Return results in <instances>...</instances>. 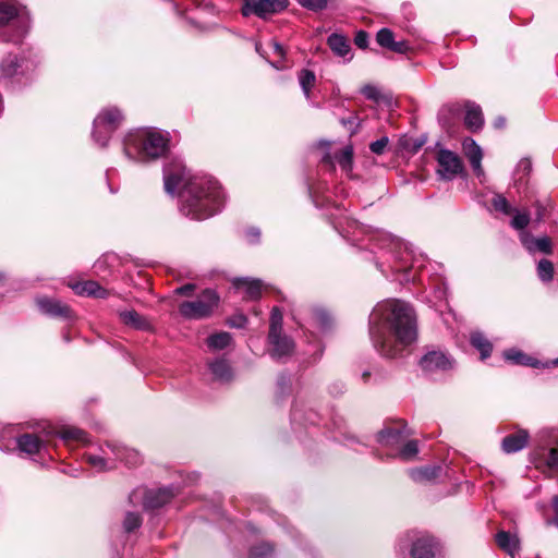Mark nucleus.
Here are the masks:
<instances>
[{"label":"nucleus","instance_id":"obj_61","mask_svg":"<svg viewBox=\"0 0 558 558\" xmlns=\"http://www.w3.org/2000/svg\"><path fill=\"white\" fill-rule=\"evenodd\" d=\"M505 123H506V121H505L504 118H498V119L495 120L494 124H495V126L497 129H500V128H502L505 125Z\"/></svg>","mask_w":558,"mask_h":558},{"label":"nucleus","instance_id":"obj_56","mask_svg":"<svg viewBox=\"0 0 558 558\" xmlns=\"http://www.w3.org/2000/svg\"><path fill=\"white\" fill-rule=\"evenodd\" d=\"M270 48L272 49V52L278 56L281 60L284 58L286 56V51H284V48L277 41H271L270 43Z\"/></svg>","mask_w":558,"mask_h":558},{"label":"nucleus","instance_id":"obj_9","mask_svg":"<svg viewBox=\"0 0 558 558\" xmlns=\"http://www.w3.org/2000/svg\"><path fill=\"white\" fill-rule=\"evenodd\" d=\"M169 146V134L156 128H142V161L165 155Z\"/></svg>","mask_w":558,"mask_h":558},{"label":"nucleus","instance_id":"obj_22","mask_svg":"<svg viewBox=\"0 0 558 558\" xmlns=\"http://www.w3.org/2000/svg\"><path fill=\"white\" fill-rule=\"evenodd\" d=\"M69 287L78 295L99 299H105L108 295V291L94 280L70 283Z\"/></svg>","mask_w":558,"mask_h":558},{"label":"nucleus","instance_id":"obj_36","mask_svg":"<svg viewBox=\"0 0 558 558\" xmlns=\"http://www.w3.org/2000/svg\"><path fill=\"white\" fill-rule=\"evenodd\" d=\"M58 435L65 442H70V441L86 442L87 441L86 433L84 430L73 427V426L62 427L58 432Z\"/></svg>","mask_w":558,"mask_h":558},{"label":"nucleus","instance_id":"obj_3","mask_svg":"<svg viewBox=\"0 0 558 558\" xmlns=\"http://www.w3.org/2000/svg\"><path fill=\"white\" fill-rule=\"evenodd\" d=\"M355 228L365 235L360 241H367V246L376 255V267L384 275L388 269L393 272H408L412 267L410 265L411 252L403 241L381 230H372L357 225Z\"/></svg>","mask_w":558,"mask_h":558},{"label":"nucleus","instance_id":"obj_42","mask_svg":"<svg viewBox=\"0 0 558 558\" xmlns=\"http://www.w3.org/2000/svg\"><path fill=\"white\" fill-rule=\"evenodd\" d=\"M282 326V314L278 307H274L270 317L269 335L275 338L276 333H280Z\"/></svg>","mask_w":558,"mask_h":558},{"label":"nucleus","instance_id":"obj_60","mask_svg":"<svg viewBox=\"0 0 558 558\" xmlns=\"http://www.w3.org/2000/svg\"><path fill=\"white\" fill-rule=\"evenodd\" d=\"M105 265H106V260L105 259H98L95 263V265H94L95 272L100 276L101 275V270L105 267Z\"/></svg>","mask_w":558,"mask_h":558},{"label":"nucleus","instance_id":"obj_28","mask_svg":"<svg viewBox=\"0 0 558 558\" xmlns=\"http://www.w3.org/2000/svg\"><path fill=\"white\" fill-rule=\"evenodd\" d=\"M464 123L472 132H476L483 126L484 118L480 106L474 102L465 104Z\"/></svg>","mask_w":558,"mask_h":558},{"label":"nucleus","instance_id":"obj_24","mask_svg":"<svg viewBox=\"0 0 558 558\" xmlns=\"http://www.w3.org/2000/svg\"><path fill=\"white\" fill-rule=\"evenodd\" d=\"M209 372L215 380L227 383L232 378V369L227 359L216 357L208 363Z\"/></svg>","mask_w":558,"mask_h":558},{"label":"nucleus","instance_id":"obj_50","mask_svg":"<svg viewBox=\"0 0 558 558\" xmlns=\"http://www.w3.org/2000/svg\"><path fill=\"white\" fill-rule=\"evenodd\" d=\"M459 112V108L457 105H448V106H445L442 107V109L439 111V114H438V118H439V121L445 125V126H449V122L446 118V114H456Z\"/></svg>","mask_w":558,"mask_h":558},{"label":"nucleus","instance_id":"obj_34","mask_svg":"<svg viewBox=\"0 0 558 558\" xmlns=\"http://www.w3.org/2000/svg\"><path fill=\"white\" fill-rule=\"evenodd\" d=\"M504 356L507 361H510L513 364L533 366V367L539 366V363L535 359L524 354L523 352H521L517 349H510V350L505 351Z\"/></svg>","mask_w":558,"mask_h":558},{"label":"nucleus","instance_id":"obj_52","mask_svg":"<svg viewBox=\"0 0 558 558\" xmlns=\"http://www.w3.org/2000/svg\"><path fill=\"white\" fill-rule=\"evenodd\" d=\"M277 386L280 395H287L291 388L290 377L287 375H280L277 381Z\"/></svg>","mask_w":558,"mask_h":558},{"label":"nucleus","instance_id":"obj_51","mask_svg":"<svg viewBox=\"0 0 558 558\" xmlns=\"http://www.w3.org/2000/svg\"><path fill=\"white\" fill-rule=\"evenodd\" d=\"M361 93L363 96H365L367 99L371 100H378L379 98V90L376 86L372 84H367L362 87Z\"/></svg>","mask_w":558,"mask_h":558},{"label":"nucleus","instance_id":"obj_1","mask_svg":"<svg viewBox=\"0 0 558 558\" xmlns=\"http://www.w3.org/2000/svg\"><path fill=\"white\" fill-rule=\"evenodd\" d=\"M165 191L180 196V211L193 220H204L223 206V192L218 181L205 174H190L184 161L172 158L163 169Z\"/></svg>","mask_w":558,"mask_h":558},{"label":"nucleus","instance_id":"obj_2","mask_svg":"<svg viewBox=\"0 0 558 558\" xmlns=\"http://www.w3.org/2000/svg\"><path fill=\"white\" fill-rule=\"evenodd\" d=\"M369 336L381 356H401L416 339V318L412 306L400 300L378 303L369 315Z\"/></svg>","mask_w":558,"mask_h":558},{"label":"nucleus","instance_id":"obj_8","mask_svg":"<svg viewBox=\"0 0 558 558\" xmlns=\"http://www.w3.org/2000/svg\"><path fill=\"white\" fill-rule=\"evenodd\" d=\"M218 303V294L211 289H206L196 299L179 303L178 312L184 319L199 320L209 317Z\"/></svg>","mask_w":558,"mask_h":558},{"label":"nucleus","instance_id":"obj_30","mask_svg":"<svg viewBox=\"0 0 558 558\" xmlns=\"http://www.w3.org/2000/svg\"><path fill=\"white\" fill-rule=\"evenodd\" d=\"M327 44L332 52L339 57H347L351 51L349 40L340 34H331L327 39Z\"/></svg>","mask_w":558,"mask_h":558},{"label":"nucleus","instance_id":"obj_27","mask_svg":"<svg viewBox=\"0 0 558 558\" xmlns=\"http://www.w3.org/2000/svg\"><path fill=\"white\" fill-rule=\"evenodd\" d=\"M495 541L500 549L514 558L515 554L520 549V539L517 535H513L506 531H499Z\"/></svg>","mask_w":558,"mask_h":558},{"label":"nucleus","instance_id":"obj_53","mask_svg":"<svg viewBox=\"0 0 558 558\" xmlns=\"http://www.w3.org/2000/svg\"><path fill=\"white\" fill-rule=\"evenodd\" d=\"M354 43L359 48H366L368 44V34L364 31L357 32L354 37Z\"/></svg>","mask_w":558,"mask_h":558},{"label":"nucleus","instance_id":"obj_7","mask_svg":"<svg viewBox=\"0 0 558 558\" xmlns=\"http://www.w3.org/2000/svg\"><path fill=\"white\" fill-rule=\"evenodd\" d=\"M124 116L117 107L104 108L94 119L92 137L99 147H106L112 134L121 126Z\"/></svg>","mask_w":558,"mask_h":558},{"label":"nucleus","instance_id":"obj_19","mask_svg":"<svg viewBox=\"0 0 558 558\" xmlns=\"http://www.w3.org/2000/svg\"><path fill=\"white\" fill-rule=\"evenodd\" d=\"M27 70V63L16 54L9 53L0 61V74L4 78H11L23 74Z\"/></svg>","mask_w":558,"mask_h":558},{"label":"nucleus","instance_id":"obj_32","mask_svg":"<svg viewBox=\"0 0 558 558\" xmlns=\"http://www.w3.org/2000/svg\"><path fill=\"white\" fill-rule=\"evenodd\" d=\"M232 337L227 331H220L210 335L206 339V344L211 351H220L228 348L231 344Z\"/></svg>","mask_w":558,"mask_h":558},{"label":"nucleus","instance_id":"obj_31","mask_svg":"<svg viewBox=\"0 0 558 558\" xmlns=\"http://www.w3.org/2000/svg\"><path fill=\"white\" fill-rule=\"evenodd\" d=\"M471 344L480 351L482 360L487 359L493 350V344L481 332L474 331L470 336Z\"/></svg>","mask_w":558,"mask_h":558},{"label":"nucleus","instance_id":"obj_49","mask_svg":"<svg viewBox=\"0 0 558 558\" xmlns=\"http://www.w3.org/2000/svg\"><path fill=\"white\" fill-rule=\"evenodd\" d=\"M389 143V138L387 136H383L379 140L372 142L369 144V149L375 155H381L386 150Z\"/></svg>","mask_w":558,"mask_h":558},{"label":"nucleus","instance_id":"obj_15","mask_svg":"<svg viewBox=\"0 0 558 558\" xmlns=\"http://www.w3.org/2000/svg\"><path fill=\"white\" fill-rule=\"evenodd\" d=\"M177 492L173 487L148 489L144 495V506L149 509H157L168 504Z\"/></svg>","mask_w":558,"mask_h":558},{"label":"nucleus","instance_id":"obj_17","mask_svg":"<svg viewBox=\"0 0 558 558\" xmlns=\"http://www.w3.org/2000/svg\"><path fill=\"white\" fill-rule=\"evenodd\" d=\"M408 435L400 428H385L377 435V441L385 448L390 450L389 453L397 452Z\"/></svg>","mask_w":558,"mask_h":558},{"label":"nucleus","instance_id":"obj_59","mask_svg":"<svg viewBox=\"0 0 558 558\" xmlns=\"http://www.w3.org/2000/svg\"><path fill=\"white\" fill-rule=\"evenodd\" d=\"M553 508L555 511V524L558 526V495L553 497Z\"/></svg>","mask_w":558,"mask_h":558},{"label":"nucleus","instance_id":"obj_10","mask_svg":"<svg viewBox=\"0 0 558 558\" xmlns=\"http://www.w3.org/2000/svg\"><path fill=\"white\" fill-rule=\"evenodd\" d=\"M288 4V0H244L241 13L243 16L254 14L265 20L283 11Z\"/></svg>","mask_w":558,"mask_h":558},{"label":"nucleus","instance_id":"obj_14","mask_svg":"<svg viewBox=\"0 0 558 558\" xmlns=\"http://www.w3.org/2000/svg\"><path fill=\"white\" fill-rule=\"evenodd\" d=\"M426 372L447 371L452 367L451 359L441 351L427 352L420 361Z\"/></svg>","mask_w":558,"mask_h":558},{"label":"nucleus","instance_id":"obj_64","mask_svg":"<svg viewBox=\"0 0 558 558\" xmlns=\"http://www.w3.org/2000/svg\"><path fill=\"white\" fill-rule=\"evenodd\" d=\"M550 364L554 366H558V357L556 360L551 361Z\"/></svg>","mask_w":558,"mask_h":558},{"label":"nucleus","instance_id":"obj_45","mask_svg":"<svg viewBox=\"0 0 558 558\" xmlns=\"http://www.w3.org/2000/svg\"><path fill=\"white\" fill-rule=\"evenodd\" d=\"M121 320L134 329H140V317L135 311H124L120 313Z\"/></svg>","mask_w":558,"mask_h":558},{"label":"nucleus","instance_id":"obj_41","mask_svg":"<svg viewBox=\"0 0 558 558\" xmlns=\"http://www.w3.org/2000/svg\"><path fill=\"white\" fill-rule=\"evenodd\" d=\"M140 525V513L136 509L128 510L123 520V529L126 533L133 532Z\"/></svg>","mask_w":558,"mask_h":558},{"label":"nucleus","instance_id":"obj_4","mask_svg":"<svg viewBox=\"0 0 558 558\" xmlns=\"http://www.w3.org/2000/svg\"><path fill=\"white\" fill-rule=\"evenodd\" d=\"M84 459L97 472H108L117 468L120 461L128 468H134L138 460L135 449L120 444L108 442L100 447V453H85Z\"/></svg>","mask_w":558,"mask_h":558},{"label":"nucleus","instance_id":"obj_62","mask_svg":"<svg viewBox=\"0 0 558 558\" xmlns=\"http://www.w3.org/2000/svg\"><path fill=\"white\" fill-rule=\"evenodd\" d=\"M271 65L277 69V70H281L284 68V65L278 60V61H275V62H271Z\"/></svg>","mask_w":558,"mask_h":558},{"label":"nucleus","instance_id":"obj_48","mask_svg":"<svg viewBox=\"0 0 558 558\" xmlns=\"http://www.w3.org/2000/svg\"><path fill=\"white\" fill-rule=\"evenodd\" d=\"M292 421L301 422L302 420L308 421L310 423H314V420L311 417H303V404L300 399L295 400L292 407L291 413Z\"/></svg>","mask_w":558,"mask_h":558},{"label":"nucleus","instance_id":"obj_29","mask_svg":"<svg viewBox=\"0 0 558 558\" xmlns=\"http://www.w3.org/2000/svg\"><path fill=\"white\" fill-rule=\"evenodd\" d=\"M16 442L19 449L27 454H35L39 452L43 446V440L33 434H24L20 436Z\"/></svg>","mask_w":558,"mask_h":558},{"label":"nucleus","instance_id":"obj_63","mask_svg":"<svg viewBox=\"0 0 558 558\" xmlns=\"http://www.w3.org/2000/svg\"><path fill=\"white\" fill-rule=\"evenodd\" d=\"M369 376H371V373H369L368 371H364V372L362 373V380H363L364 383H367V381H368Z\"/></svg>","mask_w":558,"mask_h":558},{"label":"nucleus","instance_id":"obj_58","mask_svg":"<svg viewBox=\"0 0 558 558\" xmlns=\"http://www.w3.org/2000/svg\"><path fill=\"white\" fill-rule=\"evenodd\" d=\"M129 502L133 508H136L140 502V495L136 490H133L129 496Z\"/></svg>","mask_w":558,"mask_h":558},{"label":"nucleus","instance_id":"obj_47","mask_svg":"<svg viewBox=\"0 0 558 558\" xmlns=\"http://www.w3.org/2000/svg\"><path fill=\"white\" fill-rule=\"evenodd\" d=\"M530 222V215L527 213H517L512 220L511 226L517 230H524Z\"/></svg>","mask_w":558,"mask_h":558},{"label":"nucleus","instance_id":"obj_40","mask_svg":"<svg viewBox=\"0 0 558 558\" xmlns=\"http://www.w3.org/2000/svg\"><path fill=\"white\" fill-rule=\"evenodd\" d=\"M274 547L269 543H260L253 546L250 550V558H268L272 555Z\"/></svg>","mask_w":558,"mask_h":558},{"label":"nucleus","instance_id":"obj_44","mask_svg":"<svg viewBox=\"0 0 558 558\" xmlns=\"http://www.w3.org/2000/svg\"><path fill=\"white\" fill-rule=\"evenodd\" d=\"M376 40L379 46L389 49L393 45V33L388 28H381L376 35Z\"/></svg>","mask_w":558,"mask_h":558},{"label":"nucleus","instance_id":"obj_35","mask_svg":"<svg viewBox=\"0 0 558 558\" xmlns=\"http://www.w3.org/2000/svg\"><path fill=\"white\" fill-rule=\"evenodd\" d=\"M418 453L417 441L413 439H405L400 449L395 453H389L390 457L399 458L403 461L413 460Z\"/></svg>","mask_w":558,"mask_h":558},{"label":"nucleus","instance_id":"obj_23","mask_svg":"<svg viewBox=\"0 0 558 558\" xmlns=\"http://www.w3.org/2000/svg\"><path fill=\"white\" fill-rule=\"evenodd\" d=\"M232 284L238 292L243 293L244 298L251 300L259 298L262 293V281L257 279L235 278Z\"/></svg>","mask_w":558,"mask_h":558},{"label":"nucleus","instance_id":"obj_5","mask_svg":"<svg viewBox=\"0 0 558 558\" xmlns=\"http://www.w3.org/2000/svg\"><path fill=\"white\" fill-rule=\"evenodd\" d=\"M532 462L537 469L558 471V429L544 428L536 437L531 452Z\"/></svg>","mask_w":558,"mask_h":558},{"label":"nucleus","instance_id":"obj_33","mask_svg":"<svg viewBox=\"0 0 558 558\" xmlns=\"http://www.w3.org/2000/svg\"><path fill=\"white\" fill-rule=\"evenodd\" d=\"M441 472V468L437 465L424 466L418 469H412L410 476L415 482L432 481L438 477Z\"/></svg>","mask_w":558,"mask_h":558},{"label":"nucleus","instance_id":"obj_25","mask_svg":"<svg viewBox=\"0 0 558 558\" xmlns=\"http://www.w3.org/2000/svg\"><path fill=\"white\" fill-rule=\"evenodd\" d=\"M122 149L124 156L131 161H137L140 156V131H129L122 140Z\"/></svg>","mask_w":558,"mask_h":558},{"label":"nucleus","instance_id":"obj_43","mask_svg":"<svg viewBox=\"0 0 558 558\" xmlns=\"http://www.w3.org/2000/svg\"><path fill=\"white\" fill-rule=\"evenodd\" d=\"M492 206L496 211L502 213L505 215L511 214V206L508 203L507 198L501 194H495L492 199Z\"/></svg>","mask_w":558,"mask_h":558},{"label":"nucleus","instance_id":"obj_13","mask_svg":"<svg viewBox=\"0 0 558 558\" xmlns=\"http://www.w3.org/2000/svg\"><path fill=\"white\" fill-rule=\"evenodd\" d=\"M322 161L330 165L338 163L347 175H351L353 169V147L351 145L343 146L339 149L327 150L322 157Z\"/></svg>","mask_w":558,"mask_h":558},{"label":"nucleus","instance_id":"obj_55","mask_svg":"<svg viewBox=\"0 0 558 558\" xmlns=\"http://www.w3.org/2000/svg\"><path fill=\"white\" fill-rule=\"evenodd\" d=\"M194 290H195V284L186 283L181 287H178L174 290V293L180 294V295H191L194 292Z\"/></svg>","mask_w":558,"mask_h":558},{"label":"nucleus","instance_id":"obj_21","mask_svg":"<svg viewBox=\"0 0 558 558\" xmlns=\"http://www.w3.org/2000/svg\"><path fill=\"white\" fill-rule=\"evenodd\" d=\"M268 340L270 344V355L275 360H282L289 356L293 351V341L280 333H276L275 338L268 335Z\"/></svg>","mask_w":558,"mask_h":558},{"label":"nucleus","instance_id":"obj_54","mask_svg":"<svg viewBox=\"0 0 558 558\" xmlns=\"http://www.w3.org/2000/svg\"><path fill=\"white\" fill-rule=\"evenodd\" d=\"M245 236L247 242L252 244L257 243L260 238V230L258 228H250L246 230Z\"/></svg>","mask_w":558,"mask_h":558},{"label":"nucleus","instance_id":"obj_16","mask_svg":"<svg viewBox=\"0 0 558 558\" xmlns=\"http://www.w3.org/2000/svg\"><path fill=\"white\" fill-rule=\"evenodd\" d=\"M520 241L525 250L531 253H543V254H551L553 252V243L548 236H539L535 238L531 233L523 231L520 233Z\"/></svg>","mask_w":558,"mask_h":558},{"label":"nucleus","instance_id":"obj_26","mask_svg":"<svg viewBox=\"0 0 558 558\" xmlns=\"http://www.w3.org/2000/svg\"><path fill=\"white\" fill-rule=\"evenodd\" d=\"M38 307L45 314L51 316L70 317L71 310L68 305L47 298L37 300Z\"/></svg>","mask_w":558,"mask_h":558},{"label":"nucleus","instance_id":"obj_12","mask_svg":"<svg viewBox=\"0 0 558 558\" xmlns=\"http://www.w3.org/2000/svg\"><path fill=\"white\" fill-rule=\"evenodd\" d=\"M441 544L436 537L421 534L413 541L410 554L412 558H436L441 555Z\"/></svg>","mask_w":558,"mask_h":558},{"label":"nucleus","instance_id":"obj_37","mask_svg":"<svg viewBox=\"0 0 558 558\" xmlns=\"http://www.w3.org/2000/svg\"><path fill=\"white\" fill-rule=\"evenodd\" d=\"M300 86L303 90V94L306 99H310L311 97V89L315 84L316 76L313 71L303 69L299 72L298 75Z\"/></svg>","mask_w":558,"mask_h":558},{"label":"nucleus","instance_id":"obj_38","mask_svg":"<svg viewBox=\"0 0 558 558\" xmlns=\"http://www.w3.org/2000/svg\"><path fill=\"white\" fill-rule=\"evenodd\" d=\"M537 275L543 282H549L554 277V265L548 259H541L537 265Z\"/></svg>","mask_w":558,"mask_h":558},{"label":"nucleus","instance_id":"obj_18","mask_svg":"<svg viewBox=\"0 0 558 558\" xmlns=\"http://www.w3.org/2000/svg\"><path fill=\"white\" fill-rule=\"evenodd\" d=\"M462 148L476 177L481 178L484 175L482 168L483 153L481 147L473 138L466 137L462 143Z\"/></svg>","mask_w":558,"mask_h":558},{"label":"nucleus","instance_id":"obj_11","mask_svg":"<svg viewBox=\"0 0 558 558\" xmlns=\"http://www.w3.org/2000/svg\"><path fill=\"white\" fill-rule=\"evenodd\" d=\"M438 175L447 181L456 179L464 172V166L461 158L449 149H440L437 153Z\"/></svg>","mask_w":558,"mask_h":558},{"label":"nucleus","instance_id":"obj_46","mask_svg":"<svg viewBox=\"0 0 558 558\" xmlns=\"http://www.w3.org/2000/svg\"><path fill=\"white\" fill-rule=\"evenodd\" d=\"M301 7L311 10V11H322L327 4L328 0H298Z\"/></svg>","mask_w":558,"mask_h":558},{"label":"nucleus","instance_id":"obj_57","mask_svg":"<svg viewBox=\"0 0 558 558\" xmlns=\"http://www.w3.org/2000/svg\"><path fill=\"white\" fill-rule=\"evenodd\" d=\"M391 51H395V52H404L405 49H407V45L404 41H395L393 40V45H391V47L389 48Z\"/></svg>","mask_w":558,"mask_h":558},{"label":"nucleus","instance_id":"obj_6","mask_svg":"<svg viewBox=\"0 0 558 558\" xmlns=\"http://www.w3.org/2000/svg\"><path fill=\"white\" fill-rule=\"evenodd\" d=\"M9 25L14 32L11 35L2 33L4 41L20 43L29 28V15L24 7H16L11 1H0V25Z\"/></svg>","mask_w":558,"mask_h":558},{"label":"nucleus","instance_id":"obj_20","mask_svg":"<svg viewBox=\"0 0 558 558\" xmlns=\"http://www.w3.org/2000/svg\"><path fill=\"white\" fill-rule=\"evenodd\" d=\"M530 434L526 429L520 428L504 437L501 449L506 453H514L526 447Z\"/></svg>","mask_w":558,"mask_h":558},{"label":"nucleus","instance_id":"obj_39","mask_svg":"<svg viewBox=\"0 0 558 558\" xmlns=\"http://www.w3.org/2000/svg\"><path fill=\"white\" fill-rule=\"evenodd\" d=\"M311 319H312V324L317 326L320 329L328 328L330 325V320H331L329 314L322 308H315L312 312Z\"/></svg>","mask_w":558,"mask_h":558}]
</instances>
